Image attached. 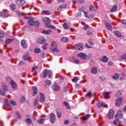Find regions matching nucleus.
I'll return each instance as SVG.
<instances>
[{
  "instance_id": "obj_1",
  "label": "nucleus",
  "mask_w": 126,
  "mask_h": 126,
  "mask_svg": "<svg viewBox=\"0 0 126 126\" xmlns=\"http://www.w3.org/2000/svg\"><path fill=\"white\" fill-rule=\"evenodd\" d=\"M115 117L117 118L113 121V125L114 126H117L118 123H119V120L121 119H123L124 116L123 115V113H122V111L119 110L118 111L117 114L115 115Z\"/></svg>"
},
{
  "instance_id": "obj_2",
  "label": "nucleus",
  "mask_w": 126,
  "mask_h": 126,
  "mask_svg": "<svg viewBox=\"0 0 126 126\" xmlns=\"http://www.w3.org/2000/svg\"><path fill=\"white\" fill-rule=\"evenodd\" d=\"M47 75H48V77L49 78H51V76H52V75H53L52 71L48 70V69H44V72H43V77H46Z\"/></svg>"
},
{
  "instance_id": "obj_3",
  "label": "nucleus",
  "mask_w": 126,
  "mask_h": 126,
  "mask_svg": "<svg viewBox=\"0 0 126 126\" xmlns=\"http://www.w3.org/2000/svg\"><path fill=\"white\" fill-rule=\"evenodd\" d=\"M114 115L115 112L114 111V110L113 109H110L108 113L107 118H108L109 120H112V119L114 118Z\"/></svg>"
},
{
  "instance_id": "obj_4",
  "label": "nucleus",
  "mask_w": 126,
  "mask_h": 126,
  "mask_svg": "<svg viewBox=\"0 0 126 126\" xmlns=\"http://www.w3.org/2000/svg\"><path fill=\"white\" fill-rule=\"evenodd\" d=\"M50 121L51 124H55L56 123V115L54 113H51L50 115Z\"/></svg>"
},
{
  "instance_id": "obj_5",
  "label": "nucleus",
  "mask_w": 126,
  "mask_h": 126,
  "mask_svg": "<svg viewBox=\"0 0 126 126\" xmlns=\"http://www.w3.org/2000/svg\"><path fill=\"white\" fill-rule=\"evenodd\" d=\"M51 50L53 52H59L58 48H57V43H56V42L53 41L52 43Z\"/></svg>"
},
{
  "instance_id": "obj_6",
  "label": "nucleus",
  "mask_w": 126,
  "mask_h": 126,
  "mask_svg": "<svg viewBox=\"0 0 126 126\" xmlns=\"http://www.w3.org/2000/svg\"><path fill=\"white\" fill-rule=\"evenodd\" d=\"M75 49L77 51H82L83 50V45L81 43H78L75 45Z\"/></svg>"
},
{
  "instance_id": "obj_7",
  "label": "nucleus",
  "mask_w": 126,
  "mask_h": 126,
  "mask_svg": "<svg viewBox=\"0 0 126 126\" xmlns=\"http://www.w3.org/2000/svg\"><path fill=\"white\" fill-rule=\"evenodd\" d=\"M37 42L38 43V44H45L46 43V39L44 37H40L37 39Z\"/></svg>"
},
{
  "instance_id": "obj_8",
  "label": "nucleus",
  "mask_w": 126,
  "mask_h": 126,
  "mask_svg": "<svg viewBox=\"0 0 126 126\" xmlns=\"http://www.w3.org/2000/svg\"><path fill=\"white\" fill-rule=\"evenodd\" d=\"M52 89L54 91H60L61 90V87L59 86L56 84H54L52 86Z\"/></svg>"
},
{
  "instance_id": "obj_9",
  "label": "nucleus",
  "mask_w": 126,
  "mask_h": 126,
  "mask_svg": "<svg viewBox=\"0 0 126 126\" xmlns=\"http://www.w3.org/2000/svg\"><path fill=\"white\" fill-rule=\"evenodd\" d=\"M42 20L46 24V25H49L50 23H51V21L50 20V18L48 17H44L42 18Z\"/></svg>"
},
{
  "instance_id": "obj_10",
  "label": "nucleus",
  "mask_w": 126,
  "mask_h": 126,
  "mask_svg": "<svg viewBox=\"0 0 126 126\" xmlns=\"http://www.w3.org/2000/svg\"><path fill=\"white\" fill-rule=\"evenodd\" d=\"M77 57H79V58H81V59H82V60H84L86 59L87 56L86 55V54L83 53H80L77 55Z\"/></svg>"
},
{
  "instance_id": "obj_11",
  "label": "nucleus",
  "mask_w": 126,
  "mask_h": 126,
  "mask_svg": "<svg viewBox=\"0 0 126 126\" xmlns=\"http://www.w3.org/2000/svg\"><path fill=\"white\" fill-rule=\"evenodd\" d=\"M123 101V99H122V97H119L116 100V105L117 106H119L121 104H122V102Z\"/></svg>"
},
{
  "instance_id": "obj_12",
  "label": "nucleus",
  "mask_w": 126,
  "mask_h": 126,
  "mask_svg": "<svg viewBox=\"0 0 126 126\" xmlns=\"http://www.w3.org/2000/svg\"><path fill=\"white\" fill-rule=\"evenodd\" d=\"M32 91H33V94L32 96H36L37 93H38V88L36 87H32Z\"/></svg>"
},
{
  "instance_id": "obj_13",
  "label": "nucleus",
  "mask_w": 126,
  "mask_h": 126,
  "mask_svg": "<svg viewBox=\"0 0 126 126\" xmlns=\"http://www.w3.org/2000/svg\"><path fill=\"white\" fill-rule=\"evenodd\" d=\"M16 3H17V4L18 5H20V4H22V5H23V4H24V3H25V0H17L15 1Z\"/></svg>"
},
{
  "instance_id": "obj_14",
  "label": "nucleus",
  "mask_w": 126,
  "mask_h": 126,
  "mask_svg": "<svg viewBox=\"0 0 126 126\" xmlns=\"http://www.w3.org/2000/svg\"><path fill=\"white\" fill-rule=\"evenodd\" d=\"M106 28H107V29H108V30L109 31H111L113 29V28L112 27V26L111 25V24L108 22H106L105 23Z\"/></svg>"
},
{
  "instance_id": "obj_15",
  "label": "nucleus",
  "mask_w": 126,
  "mask_h": 126,
  "mask_svg": "<svg viewBox=\"0 0 126 126\" xmlns=\"http://www.w3.org/2000/svg\"><path fill=\"white\" fill-rule=\"evenodd\" d=\"M10 83L13 89H16L17 88V85L14 82V81L11 80Z\"/></svg>"
},
{
  "instance_id": "obj_16",
  "label": "nucleus",
  "mask_w": 126,
  "mask_h": 126,
  "mask_svg": "<svg viewBox=\"0 0 126 126\" xmlns=\"http://www.w3.org/2000/svg\"><path fill=\"white\" fill-rule=\"evenodd\" d=\"M101 107H104L105 108H108V105H107L105 102L99 103L97 105V107L101 108Z\"/></svg>"
},
{
  "instance_id": "obj_17",
  "label": "nucleus",
  "mask_w": 126,
  "mask_h": 126,
  "mask_svg": "<svg viewBox=\"0 0 126 126\" xmlns=\"http://www.w3.org/2000/svg\"><path fill=\"white\" fill-rule=\"evenodd\" d=\"M42 34H45V35H50L52 33V31L51 30H43L42 32Z\"/></svg>"
},
{
  "instance_id": "obj_18",
  "label": "nucleus",
  "mask_w": 126,
  "mask_h": 126,
  "mask_svg": "<svg viewBox=\"0 0 126 126\" xmlns=\"http://www.w3.org/2000/svg\"><path fill=\"white\" fill-rule=\"evenodd\" d=\"M111 94V92H105L103 93V96L105 98V99H109L110 98V94Z\"/></svg>"
},
{
  "instance_id": "obj_19",
  "label": "nucleus",
  "mask_w": 126,
  "mask_h": 126,
  "mask_svg": "<svg viewBox=\"0 0 126 126\" xmlns=\"http://www.w3.org/2000/svg\"><path fill=\"white\" fill-rule=\"evenodd\" d=\"M113 34L116 36V37H118V38L122 37V34H121L118 31L113 32Z\"/></svg>"
},
{
  "instance_id": "obj_20",
  "label": "nucleus",
  "mask_w": 126,
  "mask_h": 126,
  "mask_svg": "<svg viewBox=\"0 0 126 126\" xmlns=\"http://www.w3.org/2000/svg\"><path fill=\"white\" fill-rule=\"evenodd\" d=\"M25 43H26V41L24 39H23L21 41V45L22 46L23 48H24V49H25V48H27V45L25 44Z\"/></svg>"
},
{
  "instance_id": "obj_21",
  "label": "nucleus",
  "mask_w": 126,
  "mask_h": 126,
  "mask_svg": "<svg viewBox=\"0 0 126 126\" xmlns=\"http://www.w3.org/2000/svg\"><path fill=\"white\" fill-rule=\"evenodd\" d=\"M41 14L42 15H50L51 13L50 12V11H49V10H47V11L43 10V11H42Z\"/></svg>"
},
{
  "instance_id": "obj_22",
  "label": "nucleus",
  "mask_w": 126,
  "mask_h": 126,
  "mask_svg": "<svg viewBox=\"0 0 126 126\" xmlns=\"http://www.w3.org/2000/svg\"><path fill=\"white\" fill-rule=\"evenodd\" d=\"M41 97L40 98L39 101L42 103L45 101V95L42 93H40Z\"/></svg>"
},
{
  "instance_id": "obj_23",
  "label": "nucleus",
  "mask_w": 126,
  "mask_h": 126,
  "mask_svg": "<svg viewBox=\"0 0 126 126\" xmlns=\"http://www.w3.org/2000/svg\"><path fill=\"white\" fill-rule=\"evenodd\" d=\"M91 71L93 74H96L97 73V68L95 67H93L91 69Z\"/></svg>"
},
{
  "instance_id": "obj_24",
  "label": "nucleus",
  "mask_w": 126,
  "mask_h": 126,
  "mask_svg": "<svg viewBox=\"0 0 126 126\" xmlns=\"http://www.w3.org/2000/svg\"><path fill=\"white\" fill-rule=\"evenodd\" d=\"M28 22L29 25L31 26H34V25L35 24V22H34L32 20H29Z\"/></svg>"
},
{
  "instance_id": "obj_25",
  "label": "nucleus",
  "mask_w": 126,
  "mask_h": 126,
  "mask_svg": "<svg viewBox=\"0 0 126 126\" xmlns=\"http://www.w3.org/2000/svg\"><path fill=\"white\" fill-rule=\"evenodd\" d=\"M2 87H3V91H5V92H7V91H8V89H7V86H6V84L3 83Z\"/></svg>"
},
{
  "instance_id": "obj_26",
  "label": "nucleus",
  "mask_w": 126,
  "mask_h": 126,
  "mask_svg": "<svg viewBox=\"0 0 126 126\" xmlns=\"http://www.w3.org/2000/svg\"><path fill=\"white\" fill-rule=\"evenodd\" d=\"M78 80H79V78L78 77H76L72 79V82H74V83H77Z\"/></svg>"
},
{
  "instance_id": "obj_27",
  "label": "nucleus",
  "mask_w": 126,
  "mask_h": 126,
  "mask_svg": "<svg viewBox=\"0 0 126 126\" xmlns=\"http://www.w3.org/2000/svg\"><path fill=\"white\" fill-rule=\"evenodd\" d=\"M117 9H118V6L117 5H114L112 8L111 9V12H115Z\"/></svg>"
},
{
  "instance_id": "obj_28",
  "label": "nucleus",
  "mask_w": 126,
  "mask_h": 126,
  "mask_svg": "<svg viewBox=\"0 0 126 126\" xmlns=\"http://www.w3.org/2000/svg\"><path fill=\"white\" fill-rule=\"evenodd\" d=\"M100 61L103 63H107L108 62V58L106 56H103Z\"/></svg>"
},
{
  "instance_id": "obj_29",
  "label": "nucleus",
  "mask_w": 126,
  "mask_h": 126,
  "mask_svg": "<svg viewBox=\"0 0 126 126\" xmlns=\"http://www.w3.org/2000/svg\"><path fill=\"white\" fill-rule=\"evenodd\" d=\"M63 104L67 109H68V110L70 109V106H69V103H68V102L64 101L63 102Z\"/></svg>"
},
{
  "instance_id": "obj_30",
  "label": "nucleus",
  "mask_w": 126,
  "mask_h": 126,
  "mask_svg": "<svg viewBox=\"0 0 126 126\" xmlns=\"http://www.w3.org/2000/svg\"><path fill=\"white\" fill-rule=\"evenodd\" d=\"M96 9H97V8L93 6V5H91L90 6V10L91 11H96Z\"/></svg>"
},
{
  "instance_id": "obj_31",
  "label": "nucleus",
  "mask_w": 126,
  "mask_h": 126,
  "mask_svg": "<svg viewBox=\"0 0 126 126\" xmlns=\"http://www.w3.org/2000/svg\"><path fill=\"white\" fill-rule=\"evenodd\" d=\"M61 42H62V43H66V42H68V39L66 37H63L61 39Z\"/></svg>"
},
{
  "instance_id": "obj_32",
  "label": "nucleus",
  "mask_w": 126,
  "mask_h": 126,
  "mask_svg": "<svg viewBox=\"0 0 126 126\" xmlns=\"http://www.w3.org/2000/svg\"><path fill=\"white\" fill-rule=\"evenodd\" d=\"M63 27L65 30H68V29H69V27H68V26H67V23L63 24Z\"/></svg>"
},
{
  "instance_id": "obj_33",
  "label": "nucleus",
  "mask_w": 126,
  "mask_h": 126,
  "mask_svg": "<svg viewBox=\"0 0 126 126\" xmlns=\"http://www.w3.org/2000/svg\"><path fill=\"white\" fill-rule=\"evenodd\" d=\"M90 117H91V115L88 114L86 115L85 117H84L83 119V121H87V120H88V119H89Z\"/></svg>"
},
{
  "instance_id": "obj_34",
  "label": "nucleus",
  "mask_w": 126,
  "mask_h": 126,
  "mask_svg": "<svg viewBox=\"0 0 126 126\" xmlns=\"http://www.w3.org/2000/svg\"><path fill=\"white\" fill-rule=\"evenodd\" d=\"M34 53L35 54H39V53H41V49L40 48H34Z\"/></svg>"
},
{
  "instance_id": "obj_35",
  "label": "nucleus",
  "mask_w": 126,
  "mask_h": 126,
  "mask_svg": "<svg viewBox=\"0 0 126 126\" xmlns=\"http://www.w3.org/2000/svg\"><path fill=\"white\" fill-rule=\"evenodd\" d=\"M92 96V93H91V92H89L86 94V96L87 98H91Z\"/></svg>"
},
{
  "instance_id": "obj_36",
  "label": "nucleus",
  "mask_w": 126,
  "mask_h": 126,
  "mask_svg": "<svg viewBox=\"0 0 126 126\" xmlns=\"http://www.w3.org/2000/svg\"><path fill=\"white\" fill-rule=\"evenodd\" d=\"M13 41V40L12 39H6L5 40V42L6 43V44H10V43H11V42Z\"/></svg>"
},
{
  "instance_id": "obj_37",
  "label": "nucleus",
  "mask_w": 126,
  "mask_h": 126,
  "mask_svg": "<svg viewBox=\"0 0 126 126\" xmlns=\"http://www.w3.org/2000/svg\"><path fill=\"white\" fill-rule=\"evenodd\" d=\"M26 121L27 124H29V125H31V124H32V120H31V119L30 118H27Z\"/></svg>"
},
{
  "instance_id": "obj_38",
  "label": "nucleus",
  "mask_w": 126,
  "mask_h": 126,
  "mask_svg": "<svg viewBox=\"0 0 126 126\" xmlns=\"http://www.w3.org/2000/svg\"><path fill=\"white\" fill-rule=\"evenodd\" d=\"M120 75L119 74H116L114 76H113V79H115V80H118L119 79V77Z\"/></svg>"
},
{
  "instance_id": "obj_39",
  "label": "nucleus",
  "mask_w": 126,
  "mask_h": 126,
  "mask_svg": "<svg viewBox=\"0 0 126 126\" xmlns=\"http://www.w3.org/2000/svg\"><path fill=\"white\" fill-rule=\"evenodd\" d=\"M88 42L91 46H93L94 45V43H93V41H92V39L90 38L88 40Z\"/></svg>"
},
{
  "instance_id": "obj_40",
  "label": "nucleus",
  "mask_w": 126,
  "mask_h": 126,
  "mask_svg": "<svg viewBox=\"0 0 126 126\" xmlns=\"http://www.w3.org/2000/svg\"><path fill=\"white\" fill-rule=\"evenodd\" d=\"M0 94L2 96H4L5 95V91H3L1 89H0Z\"/></svg>"
},
{
  "instance_id": "obj_41",
  "label": "nucleus",
  "mask_w": 126,
  "mask_h": 126,
  "mask_svg": "<svg viewBox=\"0 0 126 126\" xmlns=\"http://www.w3.org/2000/svg\"><path fill=\"white\" fill-rule=\"evenodd\" d=\"M56 115L58 119H60V118H62V113L61 112L57 111Z\"/></svg>"
},
{
  "instance_id": "obj_42",
  "label": "nucleus",
  "mask_w": 126,
  "mask_h": 126,
  "mask_svg": "<svg viewBox=\"0 0 126 126\" xmlns=\"http://www.w3.org/2000/svg\"><path fill=\"white\" fill-rule=\"evenodd\" d=\"M10 7L12 8V9H15V4L13 3H11Z\"/></svg>"
},
{
  "instance_id": "obj_43",
  "label": "nucleus",
  "mask_w": 126,
  "mask_h": 126,
  "mask_svg": "<svg viewBox=\"0 0 126 126\" xmlns=\"http://www.w3.org/2000/svg\"><path fill=\"white\" fill-rule=\"evenodd\" d=\"M11 104V105H12L13 106H15L16 105V102L13 100H10L9 103Z\"/></svg>"
},
{
  "instance_id": "obj_44",
  "label": "nucleus",
  "mask_w": 126,
  "mask_h": 126,
  "mask_svg": "<svg viewBox=\"0 0 126 126\" xmlns=\"http://www.w3.org/2000/svg\"><path fill=\"white\" fill-rule=\"evenodd\" d=\"M4 101L5 102L6 105L8 106V107H10V105H9V101H8V100H7V98H4Z\"/></svg>"
},
{
  "instance_id": "obj_45",
  "label": "nucleus",
  "mask_w": 126,
  "mask_h": 126,
  "mask_svg": "<svg viewBox=\"0 0 126 126\" xmlns=\"http://www.w3.org/2000/svg\"><path fill=\"white\" fill-rule=\"evenodd\" d=\"M44 122H45V121L44 120V119H41L37 121V123H38V124H44Z\"/></svg>"
},
{
  "instance_id": "obj_46",
  "label": "nucleus",
  "mask_w": 126,
  "mask_h": 126,
  "mask_svg": "<svg viewBox=\"0 0 126 126\" xmlns=\"http://www.w3.org/2000/svg\"><path fill=\"white\" fill-rule=\"evenodd\" d=\"M45 83L46 84H47V85H51L52 82H51V81L49 80H47L46 81H45Z\"/></svg>"
},
{
  "instance_id": "obj_47",
  "label": "nucleus",
  "mask_w": 126,
  "mask_h": 126,
  "mask_svg": "<svg viewBox=\"0 0 126 126\" xmlns=\"http://www.w3.org/2000/svg\"><path fill=\"white\" fill-rule=\"evenodd\" d=\"M75 88L77 89H79V88H81V86L78 84H77L75 85Z\"/></svg>"
},
{
  "instance_id": "obj_48",
  "label": "nucleus",
  "mask_w": 126,
  "mask_h": 126,
  "mask_svg": "<svg viewBox=\"0 0 126 126\" xmlns=\"http://www.w3.org/2000/svg\"><path fill=\"white\" fill-rule=\"evenodd\" d=\"M34 26H36V27L38 28V27L39 26V21H36L34 22Z\"/></svg>"
},
{
  "instance_id": "obj_49",
  "label": "nucleus",
  "mask_w": 126,
  "mask_h": 126,
  "mask_svg": "<svg viewBox=\"0 0 126 126\" xmlns=\"http://www.w3.org/2000/svg\"><path fill=\"white\" fill-rule=\"evenodd\" d=\"M37 68H38V67H37V66H34L32 67V72H33V71H34V70H36V69H37Z\"/></svg>"
},
{
  "instance_id": "obj_50",
  "label": "nucleus",
  "mask_w": 126,
  "mask_h": 126,
  "mask_svg": "<svg viewBox=\"0 0 126 126\" xmlns=\"http://www.w3.org/2000/svg\"><path fill=\"white\" fill-rule=\"evenodd\" d=\"M48 28H51V29H53V30H56V27L55 26L49 25Z\"/></svg>"
},
{
  "instance_id": "obj_51",
  "label": "nucleus",
  "mask_w": 126,
  "mask_h": 126,
  "mask_svg": "<svg viewBox=\"0 0 126 126\" xmlns=\"http://www.w3.org/2000/svg\"><path fill=\"white\" fill-rule=\"evenodd\" d=\"M15 114L16 115L18 116V118H19V119H20V118H21V116H20V114L19 112L16 111Z\"/></svg>"
},
{
  "instance_id": "obj_52",
  "label": "nucleus",
  "mask_w": 126,
  "mask_h": 126,
  "mask_svg": "<svg viewBox=\"0 0 126 126\" xmlns=\"http://www.w3.org/2000/svg\"><path fill=\"white\" fill-rule=\"evenodd\" d=\"M4 37V34L0 31V38H2Z\"/></svg>"
},
{
  "instance_id": "obj_53",
  "label": "nucleus",
  "mask_w": 126,
  "mask_h": 126,
  "mask_svg": "<svg viewBox=\"0 0 126 126\" xmlns=\"http://www.w3.org/2000/svg\"><path fill=\"white\" fill-rule=\"evenodd\" d=\"M94 16H95V15H94V14H90V15H89L88 18H89V19L93 18V17H94Z\"/></svg>"
},
{
  "instance_id": "obj_54",
  "label": "nucleus",
  "mask_w": 126,
  "mask_h": 126,
  "mask_svg": "<svg viewBox=\"0 0 126 126\" xmlns=\"http://www.w3.org/2000/svg\"><path fill=\"white\" fill-rule=\"evenodd\" d=\"M63 81V76L60 77V83H62Z\"/></svg>"
},
{
  "instance_id": "obj_55",
  "label": "nucleus",
  "mask_w": 126,
  "mask_h": 126,
  "mask_svg": "<svg viewBox=\"0 0 126 126\" xmlns=\"http://www.w3.org/2000/svg\"><path fill=\"white\" fill-rule=\"evenodd\" d=\"M37 103H38V99H35L34 100V105L35 106H36V105H37Z\"/></svg>"
},
{
  "instance_id": "obj_56",
  "label": "nucleus",
  "mask_w": 126,
  "mask_h": 126,
  "mask_svg": "<svg viewBox=\"0 0 126 126\" xmlns=\"http://www.w3.org/2000/svg\"><path fill=\"white\" fill-rule=\"evenodd\" d=\"M60 6L61 7V9H63V8H65V7H66V5L63 4L61 5Z\"/></svg>"
},
{
  "instance_id": "obj_57",
  "label": "nucleus",
  "mask_w": 126,
  "mask_h": 126,
  "mask_svg": "<svg viewBox=\"0 0 126 126\" xmlns=\"http://www.w3.org/2000/svg\"><path fill=\"white\" fill-rule=\"evenodd\" d=\"M63 92H66V91H67V87L65 86L63 88Z\"/></svg>"
},
{
  "instance_id": "obj_58",
  "label": "nucleus",
  "mask_w": 126,
  "mask_h": 126,
  "mask_svg": "<svg viewBox=\"0 0 126 126\" xmlns=\"http://www.w3.org/2000/svg\"><path fill=\"white\" fill-rule=\"evenodd\" d=\"M84 15H85V17H86L87 18H88L89 16H88V14H87V12H84Z\"/></svg>"
},
{
  "instance_id": "obj_59",
  "label": "nucleus",
  "mask_w": 126,
  "mask_h": 126,
  "mask_svg": "<svg viewBox=\"0 0 126 126\" xmlns=\"http://www.w3.org/2000/svg\"><path fill=\"white\" fill-rule=\"evenodd\" d=\"M121 23H122L123 24H126V20H122L121 21Z\"/></svg>"
},
{
  "instance_id": "obj_60",
  "label": "nucleus",
  "mask_w": 126,
  "mask_h": 126,
  "mask_svg": "<svg viewBox=\"0 0 126 126\" xmlns=\"http://www.w3.org/2000/svg\"><path fill=\"white\" fill-rule=\"evenodd\" d=\"M69 123V121L68 120H65L64 122V124L66 126V125L68 124Z\"/></svg>"
},
{
  "instance_id": "obj_61",
  "label": "nucleus",
  "mask_w": 126,
  "mask_h": 126,
  "mask_svg": "<svg viewBox=\"0 0 126 126\" xmlns=\"http://www.w3.org/2000/svg\"><path fill=\"white\" fill-rule=\"evenodd\" d=\"M23 63H24V62L23 61H21L19 63V65H20V66L22 65V64H23Z\"/></svg>"
},
{
  "instance_id": "obj_62",
  "label": "nucleus",
  "mask_w": 126,
  "mask_h": 126,
  "mask_svg": "<svg viewBox=\"0 0 126 126\" xmlns=\"http://www.w3.org/2000/svg\"><path fill=\"white\" fill-rule=\"evenodd\" d=\"M27 57H28L27 56H26L25 55H24L23 57V60H24V61H26V60L28 59Z\"/></svg>"
},
{
  "instance_id": "obj_63",
  "label": "nucleus",
  "mask_w": 126,
  "mask_h": 126,
  "mask_svg": "<svg viewBox=\"0 0 126 126\" xmlns=\"http://www.w3.org/2000/svg\"><path fill=\"white\" fill-rule=\"evenodd\" d=\"M25 100H26V99L25 98V97L24 96H23V97H22V100H21L22 102H24V101H25Z\"/></svg>"
},
{
  "instance_id": "obj_64",
  "label": "nucleus",
  "mask_w": 126,
  "mask_h": 126,
  "mask_svg": "<svg viewBox=\"0 0 126 126\" xmlns=\"http://www.w3.org/2000/svg\"><path fill=\"white\" fill-rule=\"evenodd\" d=\"M17 14H18V15H21V12H20V11H17Z\"/></svg>"
}]
</instances>
